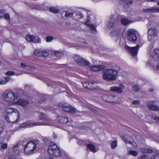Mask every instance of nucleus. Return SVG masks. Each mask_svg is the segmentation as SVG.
Segmentation results:
<instances>
[{"mask_svg":"<svg viewBox=\"0 0 159 159\" xmlns=\"http://www.w3.org/2000/svg\"><path fill=\"white\" fill-rule=\"evenodd\" d=\"M53 39V37L51 36H48L46 37V41L47 42H51Z\"/></svg>","mask_w":159,"mask_h":159,"instance_id":"obj_42","label":"nucleus"},{"mask_svg":"<svg viewBox=\"0 0 159 159\" xmlns=\"http://www.w3.org/2000/svg\"><path fill=\"white\" fill-rule=\"evenodd\" d=\"M117 71L114 69H106L102 71L103 79L107 81L115 80L118 74Z\"/></svg>","mask_w":159,"mask_h":159,"instance_id":"obj_2","label":"nucleus"},{"mask_svg":"<svg viewBox=\"0 0 159 159\" xmlns=\"http://www.w3.org/2000/svg\"><path fill=\"white\" fill-rule=\"evenodd\" d=\"M33 35H27L26 36L25 39L28 42H32Z\"/></svg>","mask_w":159,"mask_h":159,"instance_id":"obj_33","label":"nucleus"},{"mask_svg":"<svg viewBox=\"0 0 159 159\" xmlns=\"http://www.w3.org/2000/svg\"><path fill=\"white\" fill-rule=\"evenodd\" d=\"M24 94V92L21 89H18L16 92L12 90H7L2 94L3 98L6 102L9 103H15L16 100L22 97Z\"/></svg>","mask_w":159,"mask_h":159,"instance_id":"obj_1","label":"nucleus"},{"mask_svg":"<svg viewBox=\"0 0 159 159\" xmlns=\"http://www.w3.org/2000/svg\"><path fill=\"white\" fill-rule=\"evenodd\" d=\"M55 52H56V54L57 55L58 53V52L57 51Z\"/></svg>","mask_w":159,"mask_h":159,"instance_id":"obj_62","label":"nucleus"},{"mask_svg":"<svg viewBox=\"0 0 159 159\" xmlns=\"http://www.w3.org/2000/svg\"><path fill=\"white\" fill-rule=\"evenodd\" d=\"M154 101H151L148 103L147 107L151 110L159 111V107L153 104Z\"/></svg>","mask_w":159,"mask_h":159,"instance_id":"obj_18","label":"nucleus"},{"mask_svg":"<svg viewBox=\"0 0 159 159\" xmlns=\"http://www.w3.org/2000/svg\"><path fill=\"white\" fill-rule=\"evenodd\" d=\"M146 153H151L152 152H153V150L152 149H150V148H146Z\"/></svg>","mask_w":159,"mask_h":159,"instance_id":"obj_47","label":"nucleus"},{"mask_svg":"<svg viewBox=\"0 0 159 159\" xmlns=\"http://www.w3.org/2000/svg\"><path fill=\"white\" fill-rule=\"evenodd\" d=\"M19 74H15V72L13 71H8L7 72H6L5 73V75H7V76H11V75H18Z\"/></svg>","mask_w":159,"mask_h":159,"instance_id":"obj_34","label":"nucleus"},{"mask_svg":"<svg viewBox=\"0 0 159 159\" xmlns=\"http://www.w3.org/2000/svg\"><path fill=\"white\" fill-rule=\"evenodd\" d=\"M40 42V39L38 36L33 35L32 43H39Z\"/></svg>","mask_w":159,"mask_h":159,"instance_id":"obj_29","label":"nucleus"},{"mask_svg":"<svg viewBox=\"0 0 159 159\" xmlns=\"http://www.w3.org/2000/svg\"><path fill=\"white\" fill-rule=\"evenodd\" d=\"M151 159H159V153L155 155L152 156Z\"/></svg>","mask_w":159,"mask_h":159,"instance_id":"obj_44","label":"nucleus"},{"mask_svg":"<svg viewBox=\"0 0 159 159\" xmlns=\"http://www.w3.org/2000/svg\"><path fill=\"white\" fill-rule=\"evenodd\" d=\"M143 12L145 13L159 12V7H152L151 8H148L143 10Z\"/></svg>","mask_w":159,"mask_h":159,"instance_id":"obj_20","label":"nucleus"},{"mask_svg":"<svg viewBox=\"0 0 159 159\" xmlns=\"http://www.w3.org/2000/svg\"><path fill=\"white\" fill-rule=\"evenodd\" d=\"M7 116H7L6 118V120L8 122H10V115H8V114H7Z\"/></svg>","mask_w":159,"mask_h":159,"instance_id":"obj_56","label":"nucleus"},{"mask_svg":"<svg viewBox=\"0 0 159 159\" xmlns=\"http://www.w3.org/2000/svg\"><path fill=\"white\" fill-rule=\"evenodd\" d=\"M20 66L22 67L23 68H27L28 66H27L25 64L22 63H21Z\"/></svg>","mask_w":159,"mask_h":159,"instance_id":"obj_55","label":"nucleus"},{"mask_svg":"<svg viewBox=\"0 0 159 159\" xmlns=\"http://www.w3.org/2000/svg\"><path fill=\"white\" fill-rule=\"evenodd\" d=\"M90 84L89 83V82H86L83 84V85L84 88L86 89H88L89 88L88 86Z\"/></svg>","mask_w":159,"mask_h":159,"instance_id":"obj_41","label":"nucleus"},{"mask_svg":"<svg viewBox=\"0 0 159 159\" xmlns=\"http://www.w3.org/2000/svg\"><path fill=\"white\" fill-rule=\"evenodd\" d=\"M48 151L50 155L54 157H58L61 154L59 148L56 144L53 143L49 145Z\"/></svg>","mask_w":159,"mask_h":159,"instance_id":"obj_6","label":"nucleus"},{"mask_svg":"<svg viewBox=\"0 0 159 159\" xmlns=\"http://www.w3.org/2000/svg\"><path fill=\"white\" fill-rule=\"evenodd\" d=\"M53 136L54 138H57L58 136H57V135L56 134H55L54 133V132H53Z\"/></svg>","mask_w":159,"mask_h":159,"instance_id":"obj_58","label":"nucleus"},{"mask_svg":"<svg viewBox=\"0 0 159 159\" xmlns=\"http://www.w3.org/2000/svg\"><path fill=\"white\" fill-rule=\"evenodd\" d=\"M76 15L77 16H79V18H81L83 16V14L80 12H77L76 13Z\"/></svg>","mask_w":159,"mask_h":159,"instance_id":"obj_48","label":"nucleus"},{"mask_svg":"<svg viewBox=\"0 0 159 159\" xmlns=\"http://www.w3.org/2000/svg\"><path fill=\"white\" fill-rule=\"evenodd\" d=\"M91 111L94 113H96V111L94 109H92Z\"/></svg>","mask_w":159,"mask_h":159,"instance_id":"obj_61","label":"nucleus"},{"mask_svg":"<svg viewBox=\"0 0 159 159\" xmlns=\"http://www.w3.org/2000/svg\"><path fill=\"white\" fill-rule=\"evenodd\" d=\"M6 113L10 115V123H15L18 120L20 117L19 113L18 110L13 108H9L7 109Z\"/></svg>","mask_w":159,"mask_h":159,"instance_id":"obj_3","label":"nucleus"},{"mask_svg":"<svg viewBox=\"0 0 159 159\" xmlns=\"http://www.w3.org/2000/svg\"><path fill=\"white\" fill-rule=\"evenodd\" d=\"M122 1L124 3V5L126 4L127 6H128L129 4H131L133 2V0H120Z\"/></svg>","mask_w":159,"mask_h":159,"instance_id":"obj_31","label":"nucleus"},{"mask_svg":"<svg viewBox=\"0 0 159 159\" xmlns=\"http://www.w3.org/2000/svg\"><path fill=\"white\" fill-rule=\"evenodd\" d=\"M156 69L159 71V63L157 64L156 66Z\"/></svg>","mask_w":159,"mask_h":159,"instance_id":"obj_59","label":"nucleus"},{"mask_svg":"<svg viewBox=\"0 0 159 159\" xmlns=\"http://www.w3.org/2000/svg\"><path fill=\"white\" fill-rule=\"evenodd\" d=\"M9 77H5L3 79H0V85H4L6 84L10 80Z\"/></svg>","mask_w":159,"mask_h":159,"instance_id":"obj_26","label":"nucleus"},{"mask_svg":"<svg viewBox=\"0 0 159 159\" xmlns=\"http://www.w3.org/2000/svg\"><path fill=\"white\" fill-rule=\"evenodd\" d=\"M103 100L107 102L113 103L114 104L120 103V98L114 95L105 94L102 97Z\"/></svg>","mask_w":159,"mask_h":159,"instance_id":"obj_5","label":"nucleus"},{"mask_svg":"<svg viewBox=\"0 0 159 159\" xmlns=\"http://www.w3.org/2000/svg\"><path fill=\"white\" fill-rule=\"evenodd\" d=\"M139 157H140V159H149V156L146 154L140 156Z\"/></svg>","mask_w":159,"mask_h":159,"instance_id":"obj_40","label":"nucleus"},{"mask_svg":"<svg viewBox=\"0 0 159 159\" xmlns=\"http://www.w3.org/2000/svg\"><path fill=\"white\" fill-rule=\"evenodd\" d=\"M151 59L147 63L148 66H153L155 62L159 60V49H155L150 52Z\"/></svg>","mask_w":159,"mask_h":159,"instance_id":"obj_4","label":"nucleus"},{"mask_svg":"<svg viewBox=\"0 0 159 159\" xmlns=\"http://www.w3.org/2000/svg\"><path fill=\"white\" fill-rule=\"evenodd\" d=\"M4 14L5 13L3 10H0V18H2Z\"/></svg>","mask_w":159,"mask_h":159,"instance_id":"obj_46","label":"nucleus"},{"mask_svg":"<svg viewBox=\"0 0 159 159\" xmlns=\"http://www.w3.org/2000/svg\"><path fill=\"white\" fill-rule=\"evenodd\" d=\"M57 120L59 123L62 124H65L68 121V119L67 117L63 116L57 117Z\"/></svg>","mask_w":159,"mask_h":159,"instance_id":"obj_23","label":"nucleus"},{"mask_svg":"<svg viewBox=\"0 0 159 159\" xmlns=\"http://www.w3.org/2000/svg\"><path fill=\"white\" fill-rule=\"evenodd\" d=\"M140 103L139 100H136L133 101L132 103V104L134 105H138Z\"/></svg>","mask_w":159,"mask_h":159,"instance_id":"obj_43","label":"nucleus"},{"mask_svg":"<svg viewBox=\"0 0 159 159\" xmlns=\"http://www.w3.org/2000/svg\"><path fill=\"white\" fill-rule=\"evenodd\" d=\"M59 106L60 107L62 108V110L63 111L66 112L74 113L75 111V109L70 105L66 104L63 105L60 104Z\"/></svg>","mask_w":159,"mask_h":159,"instance_id":"obj_13","label":"nucleus"},{"mask_svg":"<svg viewBox=\"0 0 159 159\" xmlns=\"http://www.w3.org/2000/svg\"><path fill=\"white\" fill-rule=\"evenodd\" d=\"M89 17L87 16V21L85 22L86 25L90 28L93 33H95L96 32V27L93 24L90 23L89 21Z\"/></svg>","mask_w":159,"mask_h":159,"instance_id":"obj_17","label":"nucleus"},{"mask_svg":"<svg viewBox=\"0 0 159 159\" xmlns=\"http://www.w3.org/2000/svg\"><path fill=\"white\" fill-rule=\"evenodd\" d=\"M47 125L46 123L43 122H36L34 123L26 122L22 124L20 126V127L22 128H30L38 125Z\"/></svg>","mask_w":159,"mask_h":159,"instance_id":"obj_12","label":"nucleus"},{"mask_svg":"<svg viewBox=\"0 0 159 159\" xmlns=\"http://www.w3.org/2000/svg\"><path fill=\"white\" fill-rule=\"evenodd\" d=\"M116 20L115 19L111 18L109 22L107 24V26L108 28L111 29L114 27L116 25Z\"/></svg>","mask_w":159,"mask_h":159,"instance_id":"obj_22","label":"nucleus"},{"mask_svg":"<svg viewBox=\"0 0 159 159\" xmlns=\"http://www.w3.org/2000/svg\"><path fill=\"white\" fill-rule=\"evenodd\" d=\"M152 119L155 120L159 122V117L158 116H155L154 117H152Z\"/></svg>","mask_w":159,"mask_h":159,"instance_id":"obj_53","label":"nucleus"},{"mask_svg":"<svg viewBox=\"0 0 159 159\" xmlns=\"http://www.w3.org/2000/svg\"><path fill=\"white\" fill-rule=\"evenodd\" d=\"M74 60L75 62L80 65L85 66H88L90 64L88 61L85 60L79 55H76L74 57Z\"/></svg>","mask_w":159,"mask_h":159,"instance_id":"obj_10","label":"nucleus"},{"mask_svg":"<svg viewBox=\"0 0 159 159\" xmlns=\"http://www.w3.org/2000/svg\"><path fill=\"white\" fill-rule=\"evenodd\" d=\"M18 147L19 144H16L13 147V152L18 156H20Z\"/></svg>","mask_w":159,"mask_h":159,"instance_id":"obj_27","label":"nucleus"},{"mask_svg":"<svg viewBox=\"0 0 159 159\" xmlns=\"http://www.w3.org/2000/svg\"><path fill=\"white\" fill-rule=\"evenodd\" d=\"M15 103L23 107H25L28 104V102L26 99L20 98L16 100Z\"/></svg>","mask_w":159,"mask_h":159,"instance_id":"obj_19","label":"nucleus"},{"mask_svg":"<svg viewBox=\"0 0 159 159\" xmlns=\"http://www.w3.org/2000/svg\"><path fill=\"white\" fill-rule=\"evenodd\" d=\"M45 159H50L48 157V158H46Z\"/></svg>","mask_w":159,"mask_h":159,"instance_id":"obj_63","label":"nucleus"},{"mask_svg":"<svg viewBox=\"0 0 159 159\" xmlns=\"http://www.w3.org/2000/svg\"><path fill=\"white\" fill-rule=\"evenodd\" d=\"M120 20L121 24L125 25L132 23V21L126 18H121Z\"/></svg>","mask_w":159,"mask_h":159,"instance_id":"obj_25","label":"nucleus"},{"mask_svg":"<svg viewBox=\"0 0 159 159\" xmlns=\"http://www.w3.org/2000/svg\"><path fill=\"white\" fill-rule=\"evenodd\" d=\"M77 142L78 144H83L84 143V141L82 140H78L77 141Z\"/></svg>","mask_w":159,"mask_h":159,"instance_id":"obj_57","label":"nucleus"},{"mask_svg":"<svg viewBox=\"0 0 159 159\" xmlns=\"http://www.w3.org/2000/svg\"><path fill=\"white\" fill-rule=\"evenodd\" d=\"M146 148H141L140 149V151L144 153H146Z\"/></svg>","mask_w":159,"mask_h":159,"instance_id":"obj_54","label":"nucleus"},{"mask_svg":"<svg viewBox=\"0 0 159 159\" xmlns=\"http://www.w3.org/2000/svg\"><path fill=\"white\" fill-rule=\"evenodd\" d=\"M122 140L126 143L131 144L134 147H135L136 144L134 141H133L132 138L126 135L122 137Z\"/></svg>","mask_w":159,"mask_h":159,"instance_id":"obj_16","label":"nucleus"},{"mask_svg":"<svg viewBox=\"0 0 159 159\" xmlns=\"http://www.w3.org/2000/svg\"><path fill=\"white\" fill-rule=\"evenodd\" d=\"M50 11L53 13H57L59 12V10L57 9L56 7H51L49 8Z\"/></svg>","mask_w":159,"mask_h":159,"instance_id":"obj_35","label":"nucleus"},{"mask_svg":"<svg viewBox=\"0 0 159 159\" xmlns=\"http://www.w3.org/2000/svg\"><path fill=\"white\" fill-rule=\"evenodd\" d=\"M148 20L149 21H150L154 20V18H148Z\"/></svg>","mask_w":159,"mask_h":159,"instance_id":"obj_60","label":"nucleus"},{"mask_svg":"<svg viewBox=\"0 0 159 159\" xmlns=\"http://www.w3.org/2000/svg\"><path fill=\"white\" fill-rule=\"evenodd\" d=\"M37 147L36 142L31 141L27 143L24 148V151L27 154L33 153Z\"/></svg>","mask_w":159,"mask_h":159,"instance_id":"obj_7","label":"nucleus"},{"mask_svg":"<svg viewBox=\"0 0 159 159\" xmlns=\"http://www.w3.org/2000/svg\"><path fill=\"white\" fill-rule=\"evenodd\" d=\"M125 88L124 86L122 84H120L119 87L116 86L111 87L110 88V91L111 92H115L117 93H121Z\"/></svg>","mask_w":159,"mask_h":159,"instance_id":"obj_14","label":"nucleus"},{"mask_svg":"<svg viewBox=\"0 0 159 159\" xmlns=\"http://www.w3.org/2000/svg\"><path fill=\"white\" fill-rule=\"evenodd\" d=\"M148 29V40L150 41L157 37L158 31L157 29L154 27H152L150 29Z\"/></svg>","mask_w":159,"mask_h":159,"instance_id":"obj_8","label":"nucleus"},{"mask_svg":"<svg viewBox=\"0 0 159 159\" xmlns=\"http://www.w3.org/2000/svg\"><path fill=\"white\" fill-rule=\"evenodd\" d=\"M39 118L40 120H47L46 115L43 113H40L39 115Z\"/></svg>","mask_w":159,"mask_h":159,"instance_id":"obj_37","label":"nucleus"},{"mask_svg":"<svg viewBox=\"0 0 159 159\" xmlns=\"http://www.w3.org/2000/svg\"><path fill=\"white\" fill-rule=\"evenodd\" d=\"M42 53L41 56L43 57H46L48 55V53L47 52H42Z\"/></svg>","mask_w":159,"mask_h":159,"instance_id":"obj_45","label":"nucleus"},{"mask_svg":"<svg viewBox=\"0 0 159 159\" xmlns=\"http://www.w3.org/2000/svg\"><path fill=\"white\" fill-rule=\"evenodd\" d=\"M127 39L129 41L134 42L137 39V32L134 30L129 29L127 32Z\"/></svg>","mask_w":159,"mask_h":159,"instance_id":"obj_9","label":"nucleus"},{"mask_svg":"<svg viewBox=\"0 0 159 159\" xmlns=\"http://www.w3.org/2000/svg\"><path fill=\"white\" fill-rule=\"evenodd\" d=\"M124 32V29L122 28H117L111 32V35L113 36L119 37L122 36Z\"/></svg>","mask_w":159,"mask_h":159,"instance_id":"obj_15","label":"nucleus"},{"mask_svg":"<svg viewBox=\"0 0 159 159\" xmlns=\"http://www.w3.org/2000/svg\"><path fill=\"white\" fill-rule=\"evenodd\" d=\"M42 52L38 50H36L34 52V54L37 56H42Z\"/></svg>","mask_w":159,"mask_h":159,"instance_id":"obj_39","label":"nucleus"},{"mask_svg":"<svg viewBox=\"0 0 159 159\" xmlns=\"http://www.w3.org/2000/svg\"><path fill=\"white\" fill-rule=\"evenodd\" d=\"M157 4L159 5V1L157 2Z\"/></svg>","mask_w":159,"mask_h":159,"instance_id":"obj_64","label":"nucleus"},{"mask_svg":"<svg viewBox=\"0 0 159 159\" xmlns=\"http://www.w3.org/2000/svg\"><path fill=\"white\" fill-rule=\"evenodd\" d=\"M27 69L30 70H34L35 69V68L33 66H28Z\"/></svg>","mask_w":159,"mask_h":159,"instance_id":"obj_49","label":"nucleus"},{"mask_svg":"<svg viewBox=\"0 0 159 159\" xmlns=\"http://www.w3.org/2000/svg\"><path fill=\"white\" fill-rule=\"evenodd\" d=\"M128 154L134 157H136L138 155V152L136 151L130 150L129 151Z\"/></svg>","mask_w":159,"mask_h":159,"instance_id":"obj_32","label":"nucleus"},{"mask_svg":"<svg viewBox=\"0 0 159 159\" xmlns=\"http://www.w3.org/2000/svg\"><path fill=\"white\" fill-rule=\"evenodd\" d=\"M7 147V144L4 142L2 140H0V150L2 151Z\"/></svg>","mask_w":159,"mask_h":159,"instance_id":"obj_24","label":"nucleus"},{"mask_svg":"<svg viewBox=\"0 0 159 159\" xmlns=\"http://www.w3.org/2000/svg\"><path fill=\"white\" fill-rule=\"evenodd\" d=\"M4 18L7 20H9L10 18V16L8 14H6L5 15Z\"/></svg>","mask_w":159,"mask_h":159,"instance_id":"obj_50","label":"nucleus"},{"mask_svg":"<svg viewBox=\"0 0 159 159\" xmlns=\"http://www.w3.org/2000/svg\"><path fill=\"white\" fill-rule=\"evenodd\" d=\"M64 13V16L66 18H69L71 17L73 15V13L69 12L67 11H65Z\"/></svg>","mask_w":159,"mask_h":159,"instance_id":"obj_36","label":"nucleus"},{"mask_svg":"<svg viewBox=\"0 0 159 159\" xmlns=\"http://www.w3.org/2000/svg\"><path fill=\"white\" fill-rule=\"evenodd\" d=\"M87 147L93 152H95L97 151L95 147L92 144H88L87 145Z\"/></svg>","mask_w":159,"mask_h":159,"instance_id":"obj_28","label":"nucleus"},{"mask_svg":"<svg viewBox=\"0 0 159 159\" xmlns=\"http://www.w3.org/2000/svg\"><path fill=\"white\" fill-rule=\"evenodd\" d=\"M3 131V128L2 127V124L0 123V134L2 133Z\"/></svg>","mask_w":159,"mask_h":159,"instance_id":"obj_51","label":"nucleus"},{"mask_svg":"<svg viewBox=\"0 0 159 159\" xmlns=\"http://www.w3.org/2000/svg\"><path fill=\"white\" fill-rule=\"evenodd\" d=\"M104 68V66L102 65L92 66L90 67L91 70L94 71H99Z\"/></svg>","mask_w":159,"mask_h":159,"instance_id":"obj_21","label":"nucleus"},{"mask_svg":"<svg viewBox=\"0 0 159 159\" xmlns=\"http://www.w3.org/2000/svg\"><path fill=\"white\" fill-rule=\"evenodd\" d=\"M140 88L139 86L135 85H133L132 87V90L135 92H137L140 90Z\"/></svg>","mask_w":159,"mask_h":159,"instance_id":"obj_30","label":"nucleus"},{"mask_svg":"<svg viewBox=\"0 0 159 159\" xmlns=\"http://www.w3.org/2000/svg\"><path fill=\"white\" fill-rule=\"evenodd\" d=\"M117 146V142L116 141H113L111 144V148L114 149Z\"/></svg>","mask_w":159,"mask_h":159,"instance_id":"obj_38","label":"nucleus"},{"mask_svg":"<svg viewBox=\"0 0 159 159\" xmlns=\"http://www.w3.org/2000/svg\"><path fill=\"white\" fill-rule=\"evenodd\" d=\"M139 47V45H137L135 47H131L127 45H125V48L129 52L131 56L134 57L137 55Z\"/></svg>","mask_w":159,"mask_h":159,"instance_id":"obj_11","label":"nucleus"},{"mask_svg":"<svg viewBox=\"0 0 159 159\" xmlns=\"http://www.w3.org/2000/svg\"><path fill=\"white\" fill-rule=\"evenodd\" d=\"M8 159H18L14 155H12L10 156Z\"/></svg>","mask_w":159,"mask_h":159,"instance_id":"obj_52","label":"nucleus"}]
</instances>
